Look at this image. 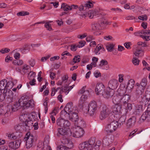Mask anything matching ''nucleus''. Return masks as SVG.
<instances>
[{"mask_svg":"<svg viewBox=\"0 0 150 150\" xmlns=\"http://www.w3.org/2000/svg\"><path fill=\"white\" fill-rule=\"evenodd\" d=\"M37 148L39 150H45L46 146L44 145V143L42 141H40L38 144Z\"/></svg>","mask_w":150,"mask_h":150,"instance_id":"36","label":"nucleus"},{"mask_svg":"<svg viewBox=\"0 0 150 150\" xmlns=\"http://www.w3.org/2000/svg\"><path fill=\"white\" fill-rule=\"evenodd\" d=\"M110 113L108 109L106 107H103L100 113L99 116L100 119L101 120L105 119L108 117Z\"/></svg>","mask_w":150,"mask_h":150,"instance_id":"13","label":"nucleus"},{"mask_svg":"<svg viewBox=\"0 0 150 150\" xmlns=\"http://www.w3.org/2000/svg\"><path fill=\"white\" fill-rule=\"evenodd\" d=\"M60 88H53L52 89V93H51V96H53L58 91L59 89Z\"/></svg>","mask_w":150,"mask_h":150,"instance_id":"53","label":"nucleus"},{"mask_svg":"<svg viewBox=\"0 0 150 150\" xmlns=\"http://www.w3.org/2000/svg\"><path fill=\"white\" fill-rule=\"evenodd\" d=\"M67 111L65 109V108H64V110H62L60 112L61 116L62 117L63 115L65 116L67 114H68V115H69V114L67 112Z\"/></svg>","mask_w":150,"mask_h":150,"instance_id":"60","label":"nucleus"},{"mask_svg":"<svg viewBox=\"0 0 150 150\" xmlns=\"http://www.w3.org/2000/svg\"><path fill=\"white\" fill-rule=\"evenodd\" d=\"M61 8H63L64 11H67L69 10H71V6L67 5V4L63 3L62 5Z\"/></svg>","mask_w":150,"mask_h":150,"instance_id":"41","label":"nucleus"},{"mask_svg":"<svg viewBox=\"0 0 150 150\" xmlns=\"http://www.w3.org/2000/svg\"><path fill=\"white\" fill-rule=\"evenodd\" d=\"M85 10L88 9L89 8H91L93 7V4L90 1L86 2L85 4Z\"/></svg>","mask_w":150,"mask_h":150,"instance_id":"43","label":"nucleus"},{"mask_svg":"<svg viewBox=\"0 0 150 150\" xmlns=\"http://www.w3.org/2000/svg\"><path fill=\"white\" fill-rule=\"evenodd\" d=\"M121 108V106L118 105H115L113 107L112 112L117 118H119L122 115Z\"/></svg>","mask_w":150,"mask_h":150,"instance_id":"10","label":"nucleus"},{"mask_svg":"<svg viewBox=\"0 0 150 150\" xmlns=\"http://www.w3.org/2000/svg\"><path fill=\"white\" fill-rule=\"evenodd\" d=\"M138 19L143 21H146L147 19V16L146 15L139 16L138 17Z\"/></svg>","mask_w":150,"mask_h":150,"instance_id":"47","label":"nucleus"},{"mask_svg":"<svg viewBox=\"0 0 150 150\" xmlns=\"http://www.w3.org/2000/svg\"><path fill=\"white\" fill-rule=\"evenodd\" d=\"M136 121V118L134 117H132L130 118L128 121L127 123L129 125H134Z\"/></svg>","mask_w":150,"mask_h":150,"instance_id":"38","label":"nucleus"},{"mask_svg":"<svg viewBox=\"0 0 150 150\" xmlns=\"http://www.w3.org/2000/svg\"><path fill=\"white\" fill-rule=\"evenodd\" d=\"M124 108L127 110L126 112L130 110L132 108V105L131 104L126 103H123Z\"/></svg>","mask_w":150,"mask_h":150,"instance_id":"35","label":"nucleus"},{"mask_svg":"<svg viewBox=\"0 0 150 150\" xmlns=\"http://www.w3.org/2000/svg\"><path fill=\"white\" fill-rule=\"evenodd\" d=\"M68 77L67 75H64L63 76L62 79L61 80L59 81L57 84V85H62L63 83H65L67 82V79H68Z\"/></svg>","mask_w":150,"mask_h":150,"instance_id":"33","label":"nucleus"},{"mask_svg":"<svg viewBox=\"0 0 150 150\" xmlns=\"http://www.w3.org/2000/svg\"><path fill=\"white\" fill-rule=\"evenodd\" d=\"M79 45H78V47H81L84 46L86 42L85 41H81L79 42Z\"/></svg>","mask_w":150,"mask_h":150,"instance_id":"63","label":"nucleus"},{"mask_svg":"<svg viewBox=\"0 0 150 150\" xmlns=\"http://www.w3.org/2000/svg\"><path fill=\"white\" fill-rule=\"evenodd\" d=\"M134 54L136 56L141 57L144 55V52L141 49H137L135 52H134Z\"/></svg>","mask_w":150,"mask_h":150,"instance_id":"34","label":"nucleus"},{"mask_svg":"<svg viewBox=\"0 0 150 150\" xmlns=\"http://www.w3.org/2000/svg\"><path fill=\"white\" fill-rule=\"evenodd\" d=\"M8 88H12V83L11 81H7L6 79L2 80L0 81V89L4 90Z\"/></svg>","mask_w":150,"mask_h":150,"instance_id":"11","label":"nucleus"},{"mask_svg":"<svg viewBox=\"0 0 150 150\" xmlns=\"http://www.w3.org/2000/svg\"><path fill=\"white\" fill-rule=\"evenodd\" d=\"M120 95L114 96L112 98V102L115 105H118L120 103H121V104H122L121 94H122V93H121L120 94Z\"/></svg>","mask_w":150,"mask_h":150,"instance_id":"23","label":"nucleus"},{"mask_svg":"<svg viewBox=\"0 0 150 150\" xmlns=\"http://www.w3.org/2000/svg\"><path fill=\"white\" fill-rule=\"evenodd\" d=\"M110 136V135L107 134L106 136L104 137L103 140V143L106 146H109L112 142V139L109 137Z\"/></svg>","mask_w":150,"mask_h":150,"instance_id":"25","label":"nucleus"},{"mask_svg":"<svg viewBox=\"0 0 150 150\" xmlns=\"http://www.w3.org/2000/svg\"><path fill=\"white\" fill-rule=\"evenodd\" d=\"M20 144V141L19 140H16V141L9 142L8 146L9 147L12 149L15 150L19 147Z\"/></svg>","mask_w":150,"mask_h":150,"instance_id":"21","label":"nucleus"},{"mask_svg":"<svg viewBox=\"0 0 150 150\" xmlns=\"http://www.w3.org/2000/svg\"><path fill=\"white\" fill-rule=\"evenodd\" d=\"M139 60L135 57H134L132 60V62L134 65H139Z\"/></svg>","mask_w":150,"mask_h":150,"instance_id":"45","label":"nucleus"},{"mask_svg":"<svg viewBox=\"0 0 150 150\" xmlns=\"http://www.w3.org/2000/svg\"><path fill=\"white\" fill-rule=\"evenodd\" d=\"M81 60L79 56H75L73 59L72 62L71 64H74L79 62Z\"/></svg>","mask_w":150,"mask_h":150,"instance_id":"42","label":"nucleus"},{"mask_svg":"<svg viewBox=\"0 0 150 150\" xmlns=\"http://www.w3.org/2000/svg\"><path fill=\"white\" fill-rule=\"evenodd\" d=\"M12 57H10L9 55H7L5 58V61L6 62L9 63L12 61Z\"/></svg>","mask_w":150,"mask_h":150,"instance_id":"59","label":"nucleus"},{"mask_svg":"<svg viewBox=\"0 0 150 150\" xmlns=\"http://www.w3.org/2000/svg\"><path fill=\"white\" fill-rule=\"evenodd\" d=\"M70 120L73 122H76L79 120L78 117L75 112L70 113Z\"/></svg>","mask_w":150,"mask_h":150,"instance_id":"26","label":"nucleus"},{"mask_svg":"<svg viewBox=\"0 0 150 150\" xmlns=\"http://www.w3.org/2000/svg\"><path fill=\"white\" fill-rule=\"evenodd\" d=\"M150 33V30H142L140 31L134 33L135 35H140L141 34H142L146 35V34H149Z\"/></svg>","mask_w":150,"mask_h":150,"instance_id":"30","label":"nucleus"},{"mask_svg":"<svg viewBox=\"0 0 150 150\" xmlns=\"http://www.w3.org/2000/svg\"><path fill=\"white\" fill-rule=\"evenodd\" d=\"M93 75L96 78L101 76V73L98 70L95 71L93 73Z\"/></svg>","mask_w":150,"mask_h":150,"instance_id":"51","label":"nucleus"},{"mask_svg":"<svg viewBox=\"0 0 150 150\" xmlns=\"http://www.w3.org/2000/svg\"><path fill=\"white\" fill-rule=\"evenodd\" d=\"M108 64L107 61L105 59H102L99 65L100 68L103 70H107L109 69V67L107 65Z\"/></svg>","mask_w":150,"mask_h":150,"instance_id":"22","label":"nucleus"},{"mask_svg":"<svg viewBox=\"0 0 150 150\" xmlns=\"http://www.w3.org/2000/svg\"><path fill=\"white\" fill-rule=\"evenodd\" d=\"M30 70V67L26 64L24 65L23 67L22 70L24 73H28Z\"/></svg>","mask_w":150,"mask_h":150,"instance_id":"46","label":"nucleus"},{"mask_svg":"<svg viewBox=\"0 0 150 150\" xmlns=\"http://www.w3.org/2000/svg\"><path fill=\"white\" fill-rule=\"evenodd\" d=\"M119 127L117 121H113L108 124L105 128V131L107 134L110 135L115 132Z\"/></svg>","mask_w":150,"mask_h":150,"instance_id":"3","label":"nucleus"},{"mask_svg":"<svg viewBox=\"0 0 150 150\" xmlns=\"http://www.w3.org/2000/svg\"><path fill=\"white\" fill-rule=\"evenodd\" d=\"M143 110L142 106L141 105H136L134 109V113L136 115L139 114Z\"/></svg>","mask_w":150,"mask_h":150,"instance_id":"27","label":"nucleus"},{"mask_svg":"<svg viewBox=\"0 0 150 150\" xmlns=\"http://www.w3.org/2000/svg\"><path fill=\"white\" fill-rule=\"evenodd\" d=\"M29 13L27 12L21 11L17 13V15L18 16H24L26 15H28Z\"/></svg>","mask_w":150,"mask_h":150,"instance_id":"52","label":"nucleus"},{"mask_svg":"<svg viewBox=\"0 0 150 150\" xmlns=\"http://www.w3.org/2000/svg\"><path fill=\"white\" fill-rule=\"evenodd\" d=\"M45 26L48 30H50L52 29L51 24H50L48 23H45Z\"/></svg>","mask_w":150,"mask_h":150,"instance_id":"61","label":"nucleus"},{"mask_svg":"<svg viewBox=\"0 0 150 150\" xmlns=\"http://www.w3.org/2000/svg\"><path fill=\"white\" fill-rule=\"evenodd\" d=\"M21 104V107L25 109L29 108L32 105L33 101L31 99L29 100L28 96H22L19 99Z\"/></svg>","mask_w":150,"mask_h":150,"instance_id":"5","label":"nucleus"},{"mask_svg":"<svg viewBox=\"0 0 150 150\" xmlns=\"http://www.w3.org/2000/svg\"><path fill=\"white\" fill-rule=\"evenodd\" d=\"M137 36H140L143 39L145 40L146 41H148L150 40V36H146L144 35H142V34H141L140 35H137Z\"/></svg>","mask_w":150,"mask_h":150,"instance_id":"48","label":"nucleus"},{"mask_svg":"<svg viewBox=\"0 0 150 150\" xmlns=\"http://www.w3.org/2000/svg\"><path fill=\"white\" fill-rule=\"evenodd\" d=\"M24 139L26 141V146L27 148H29L31 147L34 141V137L33 135L28 132L25 135Z\"/></svg>","mask_w":150,"mask_h":150,"instance_id":"6","label":"nucleus"},{"mask_svg":"<svg viewBox=\"0 0 150 150\" xmlns=\"http://www.w3.org/2000/svg\"><path fill=\"white\" fill-rule=\"evenodd\" d=\"M118 118L119 119V121L123 123L125 122L126 117L125 115H123L120 117Z\"/></svg>","mask_w":150,"mask_h":150,"instance_id":"56","label":"nucleus"},{"mask_svg":"<svg viewBox=\"0 0 150 150\" xmlns=\"http://www.w3.org/2000/svg\"><path fill=\"white\" fill-rule=\"evenodd\" d=\"M118 85L119 83L118 81L116 79H113L109 81L108 88L114 90L117 88Z\"/></svg>","mask_w":150,"mask_h":150,"instance_id":"16","label":"nucleus"},{"mask_svg":"<svg viewBox=\"0 0 150 150\" xmlns=\"http://www.w3.org/2000/svg\"><path fill=\"white\" fill-rule=\"evenodd\" d=\"M147 118L148 120H150V104L148 106L147 109L144 112L141 117V119L143 120Z\"/></svg>","mask_w":150,"mask_h":150,"instance_id":"18","label":"nucleus"},{"mask_svg":"<svg viewBox=\"0 0 150 150\" xmlns=\"http://www.w3.org/2000/svg\"><path fill=\"white\" fill-rule=\"evenodd\" d=\"M11 88H8L4 90L3 93L4 94L5 96H8L9 97H11L13 96V92L10 90V89Z\"/></svg>","mask_w":150,"mask_h":150,"instance_id":"29","label":"nucleus"},{"mask_svg":"<svg viewBox=\"0 0 150 150\" xmlns=\"http://www.w3.org/2000/svg\"><path fill=\"white\" fill-rule=\"evenodd\" d=\"M57 124L59 126L64 128H69L71 125L69 122L60 117L57 120Z\"/></svg>","mask_w":150,"mask_h":150,"instance_id":"8","label":"nucleus"},{"mask_svg":"<svg viewBox=\"0 0 150 150\" xmlns=\"http://www.w3.org/2000/svg\"><path fill=\"white\" fill-rule=\"evenodd\" d=\"M114 90L107 88L106 90H105L102 93V95L104 98H108L112 97L114 95Z\"/></svg>","mask_w":150,"mask_h":150,"instance_id":"14","label":"nucleus"},{"mask_svg":"<svg viewBox=\"0 0 150 150\" xmlns=\"http://www.w3.org/2000/svg\"><path fill=\"white\" fill-rule=\"evenodd\" d=\"M68 149L64 145H60L57 146V150H68Z\"/></svg>","mask_w":150,"mask_h":150,"instance_id":"54","label":"nucleus"},{"mask_svg":"<svg viewBox=\"0 0 150 150\" xmlns=\"http://www.w3.org/2000/svg\"><path fill=\"white\" fill-rule=\"evenodd\" d=\"M101 49H104V48L102 46L99 45H98L96 47L95 50L94 52L95 54H100L99 52V51Z\"/></svg>","mask_w":150,"mask_h":150,"instance_id":"40","label":"nucleus"},{"mask_svg":"<svg viewBox=\"0 0 150 150\" xmlns=\"http://www.w3.org/2000/svg\"><path fill=\"white\" fill-rule=\"evenodd\" d=\"M78 47V45H72L71 46V50L72 51H75L76 50Z\"/></svg>","mask_w":150,"mask_h":150,"instance_id":"64","label":"nucleus"},{"mask_svg":"<svg viewBox=\"0 0 150 150\" xmlns=\"http://www.w3.org/2000/svg\"><path fill=\"white\" fill-rule=\"evenodd\" d=\"M73 88V87H72V86H70V87H68V86H64V88H63V90H64V92H67V91H68L67 92V93L66 94H67L69 91L71 90Z\"/></svg>","mask_w":150,"mask_h":150,"instance_id":"58","label":"nucleus"},{"mask_svg":"<svg viewBox=\"0 0 150 150\" xmlns=\"http://www.w3.org/2000/svg\"><path fill=\"white\" fill-rule=\"evenodd\" d=\"M10 51V50L8 48H5L1 49L0 51V52L1 53L3 54H5L7 52H9Z\"/></svg>","mask_w":150,"mask_h":150,"instance_id":"55","label":"nucleus"},{"mask_svg":"<svg viewBox=\"0 0 150 150\" xmlns=\"http://www.w3.org/2000/svg\"><path fill=\"white\" fill-rule=\"evenodd\" d=\"M94 140H92L89 141V143L86 144V143L80 144L79 148V149L83 150H91V146L94 143Z\"/></svg>","mask_w":150,"mask_h":150,"instance_id":"12","label":"nucleus"},{"mask_svg":"<svg viewBox=\"0 0 150 150\" xmlns=\"http://www.w3.org/2000/svg\"><path fill=\"white\" fill-rule=\"evenodd\" d=\"M20 119L24 122V125L25 126L29 127L32 124L30 115L28 114H21L20 117Z\"/></svg>","mask_w":150,"mask_h":150,"instance_id":"7","label":"nucleus"},{"mask_svg":"<svg viewBox=\"0 0 150 150\" xmlns=\"http://www.w3.org/2000/svg\"><path fill=\"white\" fill-rule=\"evenodd\" d=\"M130 97L129 94H126L125 95H121L122 103H128L130 99Z\"/></svg>","mask_w":150,"mask_h":150,"instance_id":"28","label":"nucleus"},{"mask_svg":"<svg viewBox=\"0 0 150 150\" xmlns=\"http://www.w3.org/2000/svg\"><path fill=\"white\" fill-rule=\"evenodd\" d=\"M30 48L29 45H25L21 48V50L22 53L25 54L29 51Z\"/></svg>","mask_w":150,"mask_h":150,"instance_id":"31","label":"nucleus"},{"mask_svg":"<svg viewBox=\"0 0 150 150\" xmlns=\"http://www.w3.org/2000/svg\"><path fill=\"white\" fill-rule=\"evenodd\" d=\"M100 26L98 23H94L92 25V30L94 31H97L100 30Z\"/></svg>","mask_w":150,"mask_h":150,"instance_id":"32","label":"nucleus"},{"mask_svg":"<svg viewBox=\"0 0 150 150\" xmlns=\"http://www.w3.org/2000/svg\"><path fill=\"white\" fill-rule=\"evenodd\" d=\"M124 75L123 74H120L118 75V81L120 83L122 82L124 80L123 77Z\"/></svg>","mask_w":150,"mask_h":150,"instance_id":"57","label":"nucleus"},{"mask_svg":"<svg viewBox=\"0 0 150 150\" xmlns=\"http://www.w3.org/2000/svg\"><path fill=\"white\" fill-rule=\"evenodd\" d=\"M87 99V96L85 95H82L79 100L80 104L81 105L83 104Z\"/></svg>","mask_w":150,"mask_h":150,"instance_id":"39","label":"nucleus"},{"mask_svg":"<svg viewBox=\"0 0 150 150\" xmlns=\"http://www.w3.org/2000/svg\"><path fill=\"white\" fill-rule=\"evenodd\" d=\"M79 122H78L79 125L81 127H84L86 126V124L85 122L82 120H79Z\"/></svg>","mask_w":150,"mask_h":150,"instance_id":"50","label":"nucleus"},{"mask_svg":"<svg viewBox=\"0 0 150 150\" xmlns=\"http://www.w3.org/2000/svg\"><path fill=\"white\" fill-rule=\"evenodd\" d=\"M147 80L145 78H143L141 81L140 83H137L136 93L139 95H141L144 92L147 84Z\"/></svg>","mask_w":150,"mask_h":150,"instance_id":"1","label":"nucleus"},{"mask_svg":"<svg viewBox=\"0 0 150 150\" xmlns=\"http://www.w3.org/2000/svg\"><path fill=\"white\" fill-rule=\"evenodd\" d=\"M70 132L71 136L76 138L81 137L85 133L83 128L79 126H77L71 129Z\"/></svg>","mask_w":150,"mask_h":150,"instance_id":"2","label":"nucleus"},{"mask_svg":"<svg viewBox=\"0 0 150 150\" xmlns=\"http://www.w3.org/2000/svg\"><path fill=\"white\" fill-rule=\"evenodd\" d=\"M69 128H64V129L59 128L58 129V133L61 135L71 136L70 131L69 130Z\"/></svg>","mask_w":150,"mask_h":150,"instance_id":"20","label":"nucleus"},{"mask_svg":"<svg viewBox=\"0 0 150 150\" xmlns=\"http://www.w3.org/2000/svg\"><path fill=\"white\" fill-rule=\"evenodd\" d=\"M88 13H89V15L88 17L90 18H93L94 15L95 14V12L94 11H88Z\"/></svg>","mask_w":150,"mask_h":150,"instance_id":"62","label":"nucleus"},{"mask_svg":"<svg viewBox=\"0 0 150 150\" xmlns=\"http://www.w3.org/2000/svg\"><path fill=\"white\" fill-rule=\"evenodd\" d=\"M65 108V110L70 113L75 112L77 110V107L75 106H73L71 102L67 103Z\"/></svg>","mask_w":150,"mask_h":150,"instance_id":"19","label":"nucleus"},{"mask_svg":"<svg viewBox=\"0 0 150 150\" xmlns=\"http://www.w3.org/2000/svg\"><path fill=\"white\" fill-rule=\"evenodd\" d=\"M105 89V87L102 83L97 84L95 89V93L97 95H99L103 93Z\"/></svg>","mask_w":150,"mask_h":150,"instance_id":"17","label":"nucleus"},{"mask_svg":"<svg viewBox=\"0 0 150 150\" xmlns=\"http://www.w3.org/2000/svg\"><path fill=\"white\" fill-rule=\"evenodd\" d=\"M20 107H21V104L19 100L18 102H17L14 104L12 108V109L13 110L15 111L20 108Z\"/></svg>","mask_w":150,"mask_h":150,"instance_id":"37","label":"nucleus"},{"mask_svg":"<svg viewBox=\"0 0 150 150\" xmlns=\"http://www.w3.org/2000/svg\"><path fill=\"white\" fill-rule=\"evenodd\" d=\"M134 80L133 79H131L127 82L126 87L125 88V86L124 84H121L119 89V90H120V94L121 93H122L123 94H125L127 89L131 91L134 88Z\"/></svg>","mask_w":150,"mask_h":150,"instance_id":"4","label":"nucleus"},{"mask_svg":"<svg viewBox=\"0 0 150 150\" xmlns=\"http://www.w3.org/2000/svg\"><path fill=\"white\" fill-rule=\"evenodd\" d=\"M94 140V143L91 146V150H99L100 149V145H97V144H95V140L94 138H91L88 141L84 142L81 143H86L87 144L88 143H89V141H91L92 140Z\"/></svg>","mask_w":150,"mask_h":150,"instance_id":"24","label":"nucleus"},{"mask_svg":"<svg viewBox=\"0 0 150 150\" xmlns=\"http://www.w3.org/2000/svg\"><path fill=\"white\" fill-rule=\"evenodd\" d=\"M62 143L68 149H72L73 147V144L72 141L67 138H63L61 140Z\"/></svg>","mask_w":150,"mask_h":150,"instance_id":"15","label":"nucleus"},{"mask_svg":"<svg viewBox=\"0 0 150 150\" xmlns=\"http://www.w3.org/2000/svg\"><path fill=\"white\" fill-rule=\"evenodd\" d=\"M97 105L96 102L92 101L90 102L88 105V111L90 115H93L96 112Z\"/></svg>","mask_w":150,"mask_h":150,"instance_id":"9","label":"nucleus"},{"mask_svg":"<svg viewBox=\"0 0 150 150\" xmlns=\"http://www.w3.org/2000/svg\"><path fill=\"white\" fill-rule=\"evenodd\" d=\"M8 137V139L11 140L15 139L17 138L16 136L13 133L9 134Z\"/></svg>","mask_w":150,"mask_h":150,"instance_id":"49","label":"nucleus"},{"mask_svg":"<svg viewBox=\"0 0 150 150\" xmlns=\"http://www.w3.org/2000/svg\"><path fill=\"white\" fill-rule=\"evenodd\" d=\"M114 45L112 44H108L106 46L107 50L108 52H111L114 49Z\"/></svg>","mask_w":150,"mask_h":150,"instance_id":"44","label":"nucleus"}]
</instances>
